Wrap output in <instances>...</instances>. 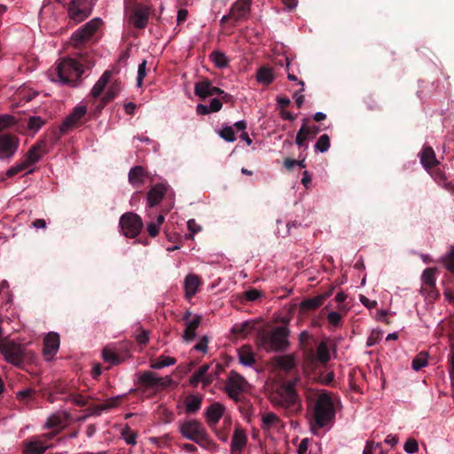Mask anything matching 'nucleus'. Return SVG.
<instances>
[{"mask_svg":"<svg viewBox=\"0 0 454 454\" xmlns=\"http://www.w3.org/2000/svg\"><path fill=\"white\" fill-rule=\"evenodd\" d=\"M92 66L93 60L88 51L77 52L75 58H68L58 63L54 70L51 71L50 77L52 82L76 87L85 68H90Z\"/></svg>","mask_w":454,"mask_h":454,"instance_id":"nucleus-1","label":"nucleus"},{"mask_svg":"<svg viewBox=\"0 0 454 454\" xmlns=\"http://www.w3.org/2000/svg\"><path fill=\"white\" fill-rule=\"evenodd\" d=\"M300 381L299 378L293 380L285 381L280 384L270 395L271 403L276 406L297 411L301 409V398L296 391V385Z\"/></svg>","mask_w":454,"mask_h":454,"instance_id":"nucleus-2","label":"nucleus"},{"mask_svg":"<svg viewBox=\"0 0 454 454\" xmlns=\"http://www.w3.org/2000/svg\"><path fill=\"white\" fill-rule=\"evenodd\" d=\"M334 417L335 410L332 397L326 393L318 395L312 413L314 425L311 426V432L316 434L317 428L328 426Z\"/></svg>","mask_w":454,"mask_h":454,"instance_id":"nucleus-3","label":"nucleus"},{"mask_svg":"<svg viewBox=\"0 0 454 454\" xmlns=\"http://www.w3.org/2000/svg\"><path fill=\"white\" fill-rule=\"evenodd\" d=\"M48 151V141L44 139L39 140L30 147L19 164L12 166L7 170L6 176L12 177L27 170L30 166L38 162Z\"/></svg>","mask_w":454,"mask_h":454,"instance_id":"nucleus-4","label":"nucleus"},{"mask_svg":"<svg viewBox=\"0 0 454 454\" xmlns=\"http://www.w3.org/2000/svg\"><path fill=\"white\" fill-rule=\"evenodd\" d=\"M124 13L129 22L137 29L145 28L149 20L151 8L137 0H124Z\"/></svg>","mask_w":454,"mask_h":454,"instance_id":"nucleus-5","label":"nucleus"},{"mask_svg":"<svg viewBox=\"0 0 454 454\" xmlns=\"http://www.w3.org/2000/svg\"><path fill=\"white\" fill-rule=\"evenodd\" d=\"M288 334L289 331L286 326L275 327L260 337L259 345L266 351L282 350L288 346Z\"/></svg>","mask_w":454,"mask_h":454,"instance_id":"nucleus-6","label":"nucleus"},{"mask_svg":"<svg viewBox=\"0 0 454 454\" xmlns=\"http://www.w3.org/2000/svg\"><path fill=\"white\" fill-rule=\"evenodd\" d=\"M179 431L184 438L201 446H205L208 442V435L206 429L198 420L190 419L180 422Z\"/></svg>","mask_w":454,"mask_h":454,"instance_id":"nucleus-7","label":"nucleus"},{"mask_svg":"<svg viewBox=\"0 0 454 454\" xmlns=\"http://www.w3.org/2000/svg\"><path fill=\"white\" fill-rule=\"evenodd\" d=\"M119 225L121 232L128 238L137 237L143 227L142 219L134 213H126L121 215Z\"/></svg>","mask_w":454,"mask_h":454,"instance_id":"nucleus-8","label":"nucleus"},{"mask_svg":"<svg viewBox=\"0 0 454 454\" xmlns=\"http://www.w3.org/2000/svg\"><path fill=\"white\" fill-rule=\"evenodd\" d=\"M247 381L243 376L231 371L226 379L224 389L231 398L237 400L239 395L247 389Z\"/></svg>","mask_w":454,"mask_h":454,"instance_id":"nucleus-9","label":"nucleus"},{"mask_svg":"<svg viewBox=\"0 0 454 454\" xmlns=\"http://www.w3.org/2000/svg\"><path fill=\"white\" fill-rule=\"evenodd\" d=\"M93 0H72L68 7V15L75 22L88 18L92 12Z\"/></svg>","mask_w":454,"mask_h":454,"instance_id":"nucleus-10","label":"nucleus"},{"mask_svg":"<svg viewBox=\"0 0 454 454\" xmlns=\"http://www.w3.org/2000/svg\"><path fill=\"white\" fill-rule=\"evenodd\" d=\"M101 23L102 21L100 19H93L76 30L71 36L74 46L76 49H80L81 45L94 35Z\"/></svg>","mask_w":454,"mask_h":454,"instance_id":"nucleus-11","label":"nucleus"},{"mask_svg":"<svg viewBox=\"0 0 454 454\" xmlns=\"http://www.w3.org/2000/svg\"><path fill=\"white\" fill-rule=\"evenodd\" d=\"M101 23L102 21L100 19H93L76 30L71 36L74 46L76 49H80L81 45L94 35Z\"/></svg>","mask_w":454,"mask_h":454,"instance_id":"nucleus-12","label":"nucleus"},{"mask_svg":"<svg viewBox=\"0 0 454 454\" xmlns=\"http://www.w3.org/2000/svg\"><path fill=\"white\" fill-rule=\"evenodd\" d=\"M0 350L5 360L16 366L22 364L23 348L11 340H4L0 343Z\"/></svg>","mask_w":454,"mask_h":454,"instance_id":"nucleus-13","label":"nucleus"},{"mask_svg":"<svg viewBox=\"0 0 454 454\" xmlns=\"http://www.w3.org/2000/svg\"><path fill=\"white\" fill-rule=\"evenodd\" d=\"M138 381L141 385L146 387H166L172 384L173 380L170 376L159 377L157 373L153 372L145 371L139 374Z\"/></svg>","mask_w":454,"mask_h":454,"instance_id":"nucleus-14","label":"nucleus"},{"mask_svg":"<svg viewBox=\"0 0 454 454\" xmlns=\"http://www.w3.org/2000/svg\"><path fill=\"white\" fill-rule=\"evenodd\" d=\"M253 0H237L231 7L230 12L232 15V25L236 26L238 22L248 19L251 4Z\"/></svg>","mask_w":454,"mask_h":454,"instance_id":"nucleus-15","label":"nucleus"},{"mask_svg":"<svg viewBox=\"0 0 454 454\" xmlns=\"http://www.w3.org/2000/svg\"><path fill=\"white\" fill-rule=\"evenodd\" d=\"M19 139L11 134L0 136V159L11 158L18 150Z\"/></svg>","mask_w":454,"mask_h":454,"instance_id":"nucleus-16","label":"nucleus"},{"mask_svg":"<svg viewBox=\"0 0 454 454\" xmlns=\"http://www.w3.org/2000/svg\"><path fill=\"white\" fill-rule=\"evenodd\" d=\"M60 345V337L57 333H49L43 340V355L47 361L52 360L58 353Z\"/></svg>","mask_w":454,"mask_h":454,"instance_id":"nucleus-17","label":"nucleus"},{"mask_svg":"<svg viewBox=\"0 0 454 454\" xmlns=\"http://www.w3.org/2000/svg\"><path fill=\"white\" fill-rule=\"evenodd\" d=\"M87 113L85 106H77L74 108L73 112L67 116L61 124L62 132H67L70 129L78 127L82 123V120Z\"/></svg>","mask_w":454,"mask_h":454,"instance_id":"nucleus-18","label":"nucleus"},{"mask_svg":"<svg viewBox=\"0 0 454 454\" xmlns=\"http://www.w3.org/2000/svg\"><path fill=\"white\" fill-rule=\"evenodd\" d=\"M216 93H223V90L214 86L207 78L197 82L194 85V94L201 99L215 96Z\"/></svg>","mask_w":454,"mask_h":454,"instance_id":"nucleus-19","label":"nucleus"},{"mask_svg":"<svg viewBox=\"0 0 454 454\" xmlns=\"http://www.w3.org/2000/svg\"><path fill=\"white\" fill-rule=\"evenodd\" d=\"M191 315V312H186L184 316L185 329L183 333V340L187 342L195 338L196 330L201 322V317L200 315H195L193 317L190 318Z\"/></svg>","mask_w":454,"mask_h":454,"instance_id":"nucleus-20","label":"nucleus"},{"mask_svg":"<svg viewBox=\"0 0 454 454\" xmlns=\"http://www.w3.org/2000/svg\"><path fill=\"white\" fill-rule=\"evenodd\" d=\"M209 365L204 364L200 366L191 377L190 384L193 387L199 383H202L204 386H207L213 382L215 372H209Z\"/></svg>","mask_w":454,"mask_h":454,"instance_id":"nucleus-21","label":"nucleus"},{"mask_svg":"<svg viewBox=\"0 0 454 454\" xmlns=\"http://www.w3.org/2000/svg\"><path fill=\"white\" fill-rule=\"evenodd\" d=\"M147 178H149V173L143 166H135L129 169V182L133 187H140Z\"/></svg>","mask_w":454,"mask_h":454,"instance_id":"nucleus-22","label":"nucleus"},{"mask_svg":"<svg viewBox=\"0 0 454 454\" xmlns=\"http://www.w3.org/2000/svg\"><path fill=\"white\" fill-rule=\"evenodd\" d=\"M247 436L246 433L236 428L231 442V454H241L242 449L247 445Z\"/></svg>","mask_w":454,"mask_h":454,"instance_id":"nucleus-23","label":"nucleus"},{"mask_svg":"<svg viewBox=\"0 0 454 454\" xmlns=\"http://www.w3.org/2000/svg\"><path fill=\"white\" fill-rule=\"evenodd\" d=\"M173 192L167 182H162L152 185L151 189L147 192L146 199H162L165 196H172Z\"/></svg>","mask_w":454,"mask_h":454,"instance_id":"nucleus-24","label":"nucleus"},{"mask_svg":"<svg viewBox=\"0 0 454 454\" xmlns=\"http://www.w3.org/2000/svg\"><path fill=\"white\" fill-rule=\"evenodd\" d=\"M224 407L219 403H215L211 404L206 411V418L210 427H215L221 418L223 417Z\"/></svg>","mask_w":454,"mask_h":454,"instance_id":"nucleus-25","label":"nucleus"},{"mask_svg":"<svg viewBox=\"0 0 454 454\" xmlns=\"http://www.w3.org/2000/svg\"><path fill=\"white\" fill-rule=\"evenodd\" d=\"M276 364L285 372H290L298 364V359L294 354L278 356L274 358Z\"/></svg>","mask_w":454,"mask_h":454,"instance_id":"nucleus-26","label":"nucleus"},{"mask_svg":"<svg viewBox=\"0 0 454 454\" xmlns=\"http://www.w3.org/2000/svg\"><path fill=\"white\" fill-rule=\"evenodd\" d=\"M200 285V279L197 275H187L184 282L185 295L189 298L192 297L197 293Z\"/></svg>","mask_w":454,"mask_h":454,"instance_id":"nucleus-27","label":"nucleus"},{"mask_svg":"<svg viewBox=\"0 0 454 454\" xmlns=\"http://www.w3.org/2000/svg\"><path fill=\"white\" fill-rule=\"evenodd\" d=\"M112 76V71L106 70L103 73L101 77L93 86L90 95L93 98H98L101 93L104 91L106 86L110 82V78Z\"/></svg>","mask_w":454,"mask_h":454,"instance_id":"nucleus-28","label":"nucleus"},{"mask_svg":"<svg viewBox=\"0 0 454 454\" xmlns=\"http://www.w3.org/2000/svg\"><path fill=\"white\" fill-rule=\"evenodd\" d=\"M420 161L425 168H430L439 162L432 147L425 146L420 153Z\"/></svg>","mask_w":454,"mask_h":454,"instance_id":"nucleus-29","label":"nucleus"},{"mask_svg":"<svg viewBox=\"0 0 454 454\" xmlns=\"http://www.w3.org/2000/svg\"><path fill=\"white\" fill-rule=\"evenodd\" d=\"M239 361L245 366H253L255 359L252 348L248 346H243L239 349Z\"/></svg>","mask_w":454,"mask_h":454,"instance_id":"nucleus-30","label":"nucleus"},{"mask_svg":"<svg viewBox=\"0 0 454 454\" xmlns=\"http://www.w3.org/2000/svg\"><path fill=\"white\" fill-rule=\"evenodd\" d=\"M275 79L272 68L262 66L256 73V80L259 83L263 85L270 84Z\"/></svg>","mask_w":454,"mask_h":454,"instance_id":"nucleus-31","label":"nucleus"},{"mask_svg":"<svg viewBox=\"0 0 454 454\" xmlns=\"http://www.w3.org/2000/svg\"><path fill=\"white\" fill-rule=\"evenodd\" d=\"M328 294H320L313 298L303 300L301 302V309L305 310H312L320 307Z\"/></svg>","mask_w":454,"mask_h":454,"instance_id":"nucleus-32","label":"nucleus"},{"mask_svg":"<svg viewBox=\"0 0 454 454\" xmlns=\"http://www.w3.org/2000/svg\"><path fill=\"white\" fill-rule=\"evenodd\" d=\"M202 398L199 395H190L184 400L185 411L187 413H194L201 407Z\"/></svg>","mask_w":454,"mask_h":454,"instance_id":"nucleus-33","label":"nucleus"},{"mask_svg":"<svg viewBox=\"0 0 454 454\" xmlns=\"http://www.w3.org/2000/svg\"><path fill=\"white\" fill-rule=\"evenodd\" d=\"M49 446L44 445L42 442L35 440L26 443L25 454H43Z\"/></svg>","mask_w":454,"mask_h":454,"instance_id":"nucleus-34","label":"nucleus"},{"mask_svg":"<svg viewBox=\"0 0 454 454\" xmlns=\"http://www.w3.org/2000/svg\"><path fill=\"white\" fill-rule=\"evenodd\" d=\"M253 328L254 324L252 322L245 321L234 324L231 327V332L239 336H247L251 333Z\"/></svg>","mask_w":454,"mask_h":454,"instance_id":"nucleus-35","label":"nucleus"},{"mask_svg":"<svg viewBox=\"0 0 454 454\" xmlns=\"http://www.w3.org/2000/svg\"><path fill=\"white\" fill-rule=\"evenodd\" d=\"M262 421L263 427L267 429L278 428L281 427V421L279 418L272 412L264 414L262 418Z\"/></svg>","mask_w":454,"mask_h":454,"instance_id":"nucleus-36","label":"nucleus"},{"mask_svg":"<svg viewBox=\"0 0 454 454\" xmlns=\"http://www.w3.org/2000/svg\"><path fill=\"white\" fill-rule=\"evenodd\" d=\"M316 356L317 359L323 364H326L331 359L330 350L326 341H321L318 344Z\"/></svg>","mask_w":454,"mask_h":454,"instance_id":"nucleus-37","label":"nucleus"},{"mask_svg":"<svg viewBox=\"0 0 454 454\" xmlns=\"http://www.w3.org/2000/svg\"><path fill=\"white\" fill-rule=\"evenodd\" d=\"M303 121V124L296 134L295 143L300 148L307 149L308 144L306 143V140L309 139L306 135V133H308L306 124L307 119H305Z\"/></svg>","mask_w":454,"mask_h":454,"instance_id":"nucleus-38","label":"nucleus"},{"mask_svg":"<svg viewBox=\"0 0 454 454\" xmlns=\"http://www.w3.org/2000/svg\"><path fill=\"white\" fill-rule=\"evenodd\" d=\"M211 61L215 64L216 67L223 68L227 67L229 63V59L225 56L224 53L215 51L209 56Z\"/></svg>","mask_w":454,"mask_h":454,"instance_id":"nucleus-39","label":"nucleus"},{"mask_svg":"<svg viewBox=\"0 0 454 454\" xmlns=\"http://www.w3.org/2000/svg\"><path fill=\"white\" fill-rule=\"evenodd\" d=\"M121 90H122L121 82L117 80L114 81L110 84L106 93L104 95V97H106V101L114 100L116 98V96L121 92Z\"/></svg>","mask_w":454,"mask_h":454,"instance_id":"nucleus-40","label":"nucleus"},{"mask_svg":"<svg viewBox=\"0 0 454 454\" xmlns=\"http://www.w3.org/2000/svg\"><path fill=\"white\" fill-rule=\"evenodd\" d=\"M176 363V360L174 357L160 356L155 362L152 363L150 366L153 369L159 370L164 367L174 365Z\"/></svg>","mask_w":454,"mask_h":454,"instance_id":"nucleus-41","label":"nucleus"},{"mask_svg":"<svg viewBox=\"0 0 454 454\" xmlns=\"http://www.w3.org/2000/svg\"><path fill=\"white\" fill-rule=\"evenodd\" d=\"M428 356L427 353H419L417 355L411 363V367L414 371L418 372L421 370L422 368L426 367L428 364L427 361Z\"/></svg>","mask_w":454,"mask_h":454,"instance_id":"nucleus-42","label":"nucleus"},{"mask_svg":"<svg viewBox=\"0 0 454 454\" xmlns=\"http://www.w3.org/2000/svg\"><path fill=\"white\" fill-rule=\"evenodd\" d=\"M102 357L106 362L110 363L111 364H118L121 363V359L120 356L111 348H105L102 351Z\"/></svg>","mask_w":454,"mask_h":454,"instance_id":"nucleus-43","label":"nucleus"},{"mask_svg":"<svg viewBox=\"0 0 454 454\" xmlns=\"http://www.w3.org/2000/svg\"><path fill=\"white\" fill-rule=\"evenodd\" d=\"M331 142L327 134L320 136L315 145V150L320 153H325L330 148Z\"/></svg>","mask_w":454,"mask_h":454,"instance_id":"nucleus-44","label":"nucleus"},{"mask_svg":"<svg viewBox=\"0 0 454 454\" xmlns=\"http://www.w3.org/2000/svg\"><path fill=\"white\" fill-rule=\"evenodd\" d=\"M63 421H64L63 417L59 413H55V414L51 415L47 419L44 427L46 428H56V427H60L62 425Z\"/></svg>","mask_w":454,"mask_h":454,"instance_id":"nucleus-45","label":"nucleus"},{"mask_svg":"<svg viewBox=\"0 0 454 454\" xmlns=\"http://www.w3.org/2000/svg\"><path fill=\"white\" fill-rule=\"evenodd\" d=\"M220 137L227 142H233L236 139L235 132L232 127L225 126L223 127L220 132Z\"/></svg>","mask_w":454,"mask_h":454,"instance_id":"nucleus-46","label":"nucleus"},{"mask_svg":"<svg viewBox=\"0 0 454 454\" xmlns=\"http://www.w3.org/2000/svg\"><path fill=\"white\" fill-rule=\"evenodd\" d=\"M434 178L439 182L440 184L444 186L447 190L454 192V184L451 182L447 181L444 174L442 171L435 172Z\"/></svg>","mask_w":454,"mask_h":454,"instance_id":"nucleus-47","label":"nucleus"},{"mask_svg":"<svg viewBox=\"0 0 454 454\" xmlns=\"http://www.w3.org/2000/svg\"><path fill=\"white\" fill-rule=\"evenodd\" d=\"M44 121L39 116H32L28 119L27 128L30 130L37 131L43 125Z\"/></svg>","mask_w":454,"mask_h":454,"instance_id":"nucleus-48","label":"nucleus"},{"mask_svg":"<svg viewBox=\"0 0 454 454\" xmlns=\"http://www.w3.org/2000/svg\"><path fill=\"white\" fill-rule=\"evenodd\" d=\"M15 123V118L10 114L0 116V131L12 126Z\"/></svg>","mask_w":454,"mask_h":454,"instance_id":"nucleus-49","label":"nucleus"},{"mask_svg":"<svg viewBox=\"0 0 454 454\" xmlns=\"http://www.w3.org/2000/svg\"><path fill=\"white\" fill-rule=\"evenodd\" d=\"M146 75V60H143L139 66L137 70V87H141L143 84V80Z\"/></svg>","mask_w":454,"mask_h":454,"instance_id":"nucleus-50","label":"nucleus"},{"mask_svg":"<svg viewBox=\"0 0 454 454\" xmlns=\"http://www.w3.org/2000/svg\"><path fill=\"white\" fill-rule=\"evenodd\" d=\"M67 400L70 401L72 403L81 407L85 406L88 403L86 397L80 394L69 395Z\"/></svg>","mask_w":454,"mask_h":454,"instance_id":"nucleus-51","label":"nucleus"},{"mask_svg":"<svg viewBox=\"0 0 454 454\" xmlns=\"http://www.w3.org/2000/svg\"><path fill=\"white\" fill-rule=\"evenodd\" d=\"M341 315L336 311H331L327 315L328 322L333 326H339L341 322Z\"/></svg>","mask_w":454,"mask_h":454,"instance_id":"nucleus-52","label":"nucleus"},{"mask_svg":"<svg viewBox=\"0 0 454 454\" xmlns=\"http://www.w3.org/2000/svg\"><path fill=\"white\" fill-rule=\"evenodd\" d=\"M122 436L125 442L129 445H135L137 443V434L129 429L122 431Z\"/></svg>","mask_w":454,"mask_h":454,"instance_id":"nucleus-53","label":"nucleus"},{"mask_svg":"<svg viewBox=\"0 0 454 454\" xmlns=\"http://www.w3.org/2000/svg\"><path fill=\"white\" fill-rule=\"evenodd\" d=\"M404 450L409 454L419 451V444L414 439H409L404 444Z\"/></svg>","mask_w":454,"mask_h":454,"instance_id":"nucleus-54","label":"nucleus"},{"mask_svg":"<svg viewBox=\"0 0 454 454\" xmlns=\"http://www.w3.org/2000/svg\"><path fill=\"white\" fill-rule=\"evenodd\" d=\"M423 282L427 285L433 286L434 283V270L431 269H427L424 270L422 274Z\"/></svg>","mask_w":454,"mask_h":454,"instance_id":"nucleus-55","label":"nucleus"},{"mask_svg":"<svg viewBox=\"0 0 454 454\" xmlns=\"http://www.w3.org/2000/svg\"><path fill=\"white\" fill-rule=\"evenodd\" d=\"M67 132H62L61 126H60L58 130H54L51 132V135H49V142L51 143V145L57 144L59 142V140L60 139V137H62V135H64Z\"/></svg>","mask_w":454,"mask_h":454,"instance_id":"nucleus-56","label":"nucleus"},{"mask_svg":"<svg viewBox=\"0 0 454 454\" xmlns=\"http://www.w3.org/2000/svg\"><path fill=\"white\" fill-rule=\"evenodd\" d=\"M34 393V390L32 388H26V389H23V390H20L17 393V397L20 400V401H28L30 399V397L32 396Z\"/></svg>","mask_w":454,"mask_h":454,"instance_id":"nucleus-57","label":"nucleus"},{"mask_svg":"<svg viewBox=\"0 0 454 454\" xmlns=\"http://www.w3.org/2000/svg\"><path fill=\"white\" fill-rule=\"evenodd\" d=\"M359 300L364 307H366L367 309H370L375 308L378 304L376 301L370 300L369 298H367L364 295H360Z\"/></svg>","mask_w":454,"mask_h":454,"instance_id":"nucleus-58","label":"nucleus"},{"mask_svg":"<svg viewBox=\"0 0 454 454\" xmlns=\"http://www.w3.org/2000/svg\"><path fill=\"white\" fill-rule=\"evenodd\" d=\"M160 226L154 222H151L147 224V232L151 237H156L160 231Z\"/></svg>","mask_w":454,"mask_h":454,"instance_id":"nucleus-59","label":"nucleus"},{"mask_svg":"<svg viewBox=\"0 0 454 454\" xmlns=\"http://www.w3.org/2000/svg\"><path fill=\"white\" fill-rule=\"evenodd\" d=\"M222 106H223V103H222L221 99H219V98L211 99L210 105L208 106L211 113H215V112L220 111L222 109Z\"/></svg>","mask_w":454,"mask_h":454,"instance_id":"nucleus-60","label":"nucleus"},{"mask_svg":"<svg viewBox=\"0 0 454 454\" xmlns=\"http://www.w3.org/2000/svg\"><path fill=\"white\" fill-rule=\"evenodd\" d=\"M187 227L192 234H195L201 230V227L196 223L194 219H190L187 222Z\"/></svg>","mask_w":454,"mask_h":454,"instance_id":"nucleus-61","label":"nucleus"},{"mask_svg":"<svg viewBox=\"0 0 454 454\" xmlns=\"http://www.w3.org/2000/svg\"><path fill=\"white\" fill-rule=\"evenodd\" d=\"M194 349L197 351L207 352V339L202 338L195 346Z\"/></svg>","mask_w":454,"mask_h":454,"instance_id":"nucleus-62","label":"nucleus"},{"mask_svg":"<svg viewBox=\"0 0 454 454\" xmlns=\"http://www.w3.org/2000/svg\"><path fill=\"white\" fill-rule=\"evenodd\" d=\"M308 133H306L309 138H314L320 132V128L318 126H308L307 125Z\"/></svg>","mask_w":454,"mask_h":454,"instance_id":"nucleus-63","label":"nucleus"},{"mask_svg":"<svg viewBox=\"0 0 454 454\" xmlns=\"http://www.w3.org/2000/svg\"><path fill=\"white\" fill-rule=\"evenodd\" d=\"M446 264L448 270L454 272V250L450 252Z\"/></svg>","mask_w":454,"mask_h":454,"instance_id":"nucleus-64","label":"nucleus"}]
</instances>
